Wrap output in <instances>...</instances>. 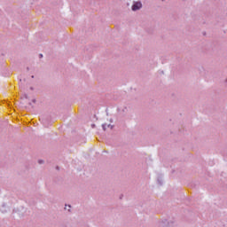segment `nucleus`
I'll list each match as a JSON object with an SVG mask.
<instances>
[{
	"label": "nucleus",
	"instance_id": "3",
	"mask_svg": "<svg viewBox=\"0 0 227 227\" xmlns=\"http://www.w3.org/2000/svg\"><path fill=\"white\" fill-rule=\"evenodd\" d=\"M39 164H42V161H41V160H39Z\"/></svg>",
	"mask_w": 227,
	"mask_h": 227
},
{
	"label": "nucleus",
	"instance_id": "1",
	"mask_svg": "<svg viewBox=\"0 0 227 227\" xmlns=\"http://www.w3.org/2000/svg\"><path fill=\"white\" fill-rule=\"evenodd\" d=\"M143 6V4L140 2H136L133 5H132V10L133 12H137V10H140V8Z\"/></svg>",
	"mask_w": 227,
	"mask_h": 227
},
{
	"label": "nucleus",
	"instance_id": "2",
	"mask_svg": "<svg viewBox=\"0 0 227 227\" xmlns=\"http://www.w3.org/2000/svg\"><path fill=\"white\" fill-rule=\"evenodd\" d=\"M40 58H43V55L40 54Z\"/></svg>",
	"mask_w": 227,
	"mask_h": 227
}]
</instances>
